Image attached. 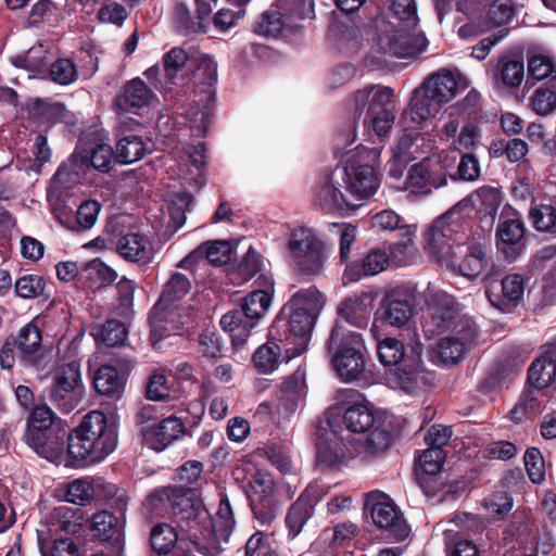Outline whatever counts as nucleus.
Masks as SVG:
<instances>
[{
  "mask_svg": "<svg viewBox=\"0 0 556 556\" xmlns=\"http://www.w3.org/2000/svg\"><path fill=\"white\" fill-rule=\"evenodd\" d=\"M151 508L168 504L177 521L180 534L200 548L201 540L227 541L235 528V518L228 497L222 494L219 506L214 518L190 488L167 486L155 490L148 497Z\"/></svg>",
  "mask_w": 556,
  "mask_h": 556,
  "instance_id": "obj_1",
  "label": "nucleus"
},
{
  "mask_svg": "<svg viewBox=\"0 0 556 556\" xmlns=\"http://www.w3.org/2000/svg\"><path fill=\"white\" fill-rule=\"evenodd\" d=\"M351 110L354 121L337 138V144L342 149H346L356 139V119L363 118V125L372 127L378 136H383L391 129L395 119L393 90L382 86H368L357 90L353 94Z\"/></svg>",
  "mask_w": 556,
  "mask_h": 556,
  "instance_id": "obj_2",
  "label": "nucleus"
},
{
  "mask_svg": "<svg viewBox=\"0 0 556 556\" xmlns=\"http://www.w3.org/2000/svg\"><path fill=\"white\" fill-rule=\"evenodd\" d=\"M117 445V433L99 410L87 414L80 425L68 433V455L77 460L99 463Z\"/></svg>",
  "mask_w": 556,
  "mask_h": 556,
  "instance_id": "obj_3",
  "label": "nucleus"
},
{
  "mask_svg": "<svg viewBox=\"0 0 556 556\" xmlns=\"http://www.w3.org/2000/svg\"><path fill=\"white\" fill-rule=\"evenodd\" d=\"M324 305L325 298L315 287L299 290L285 305L283 312L289 314L290 333L299 339L294 355L306 350L309 334Z\"/></svg>",
  "mask_w": 556,
  "mask_h": 556,
  "instance_id": "obj_4",
  "label": "nucleus"
},
{
  "mask_svg": "<svg viewBox=\"0 0 556 556\" xmlns=\"http://www.w3.org/2000/svg\"><path fill=\"white\" fill-rule=\"evenodd\" d=\"M363 350V339L359 333L344 332L339 326L331 330L328 351L332 354L333 368L343 381L356 380L364 372Z\"/></svg>",
  "mask_w": 556,
  "mask_h": 556,
  "instance_id": "obj_5",
  "label": "nucleus"
},
{
  "mask_svg": "<svg viewBox=\"0 0 556 556\" xmlns=\"http://www.w3.org/2000/svg\"><path fill=\"white\" fill-rule=\"evenodd\" d=\"M270 303L271 296L267 291L254 290L243 299L240 309L230 311L222 317L220 326L231 333V341L236 349L244 345Z\"/></svg>",
  "mask_w": 556,
  "mask_h": 556,
  "instance_id": "obj_6",
  "label": "nucleus"
},
{
  "mask_svg": "<svg viewBox=\"0 0 556 556\" xmlns=\"http://www.w3.org/2000/svg\"><path fill=\"white\" fill-rule=\"evenodd\" d=\"M465 219L453 207L439 216L426 231V249L435 256L440 264H453L452 253L460 245L464 238Z\"/></svg>",
  "mask_w": 556,
  "mask_h": 556,
  "instance_id": "obj_7",
  "label": "nucleus"
},
{
  "mask_svg": "<svg viewBox=\"0 0 556 556\" xmlns=\"http://www.w3.org/2000/svg\"><path fill=\"white\" fill-rule=\"evenodd\" d=\"M288 250L292 264L301 274L318 276L323 273L327 260L326 247L312 229L293 230Z\"/></svg>",
  "mask_w": 556,
  "mask_h": 556,
  "instance_id": "obj_8",
  "label": "nucleus"
},
{
  "mask_svg": "<svg viewBox=\"0 0 556 556\" xmlns=\"http://www.w3.org/2000/svg\"><path fill=\"white\" fill-rule=\"evenodd\" d=\"M51 379L48 390L50 402L63 413L77 408L85 394L79 364L72 362L56 366Z\"/></svg>",
  "mask_w": 556,
  "mask_h": 556,
  "instance_id": "obj_9",
  "label": "nucleus"
},
{
  "mask_svg": "<svg viewBox=\"0 0 556 556\" xmlns=\"http://www.w3.org/2000/svg\"><path fill=\"white\" fill-rule=\"evenodd\" d=\"M366 506L370 510V517L377 528L395 541H403L409 534V527L402 513L392 500L381 493L372 492L368 495Z\"/></svg>",
  "mask_w": 556,
  "mask_h": 556,
  "instance_id": "obj_10",
  "label": "nucleus"
},
{
  "mask_svg": "<svg viewBox=\"0 0 556 556\" xmlns=\"http://www.w3.org/2000/svg\"><path fill=\"white\" fill-rule=\"evenodd\" d=\"M377 48L382 53L396 58H413L420 54L427 46L422 36H410L406 30L391 23L379 26Z\"/></svg>",
  "mask_w": 556,
  "mask_h": 556,
  "instance_id": "obj_11",
  "label": "nucleus"
},
{
  "mask_svg": "<svg viewBox=\"0 0 556 556\" xmlns=\"http://www.w3.org/2000/svg\"><path fill=\"white\" fill-rule=\"evenodd\" d=\"M415 294L409 286L390 287L378 309L381 319L391 327L403 328L414 316Z\"/></svg>",
  "mask_w": 556,
  "mask_h": 556,
  "instance_id": "obj_12",
  "label": "nucleus"
},
{
  "mask_svg": "<svg viewBox=\"0 0 556 556\" xmlns=\"http://www.w3.org/2000/svg\"><path fill=\"white\" fill-rule=\"evenodd\" d=\"M433 380L434 374L426 369L419 357L406 358L388 375L393 389L412 394L425 390Z\"/></svg>",
  "mask_w": 556,
  "mask_h": 556,
  "instance_id": "obj_13",
  "label": "nucleus"
},
{
  "mask_svg": "<svg viewBox=\"0 0 556 556\" xmlns=\"http://www.w3.org/2000/svg\"><path fill=\"white\" fill-rule=\"evenodd\" d=\"M496 248L508 261H516L521 253V220L519 212L509 204L504 205L496 227Z\"/></svg>",
  "mask_w": 556,
  "mask_h": 556,
  "instance_id": "obj_14",
  "label": "nucleus"
},
{
  "mask_svg": "<svg viewBox=\"0 0 556 556\" xmlns=\"http://www.w3.org/2000/svg\"><path fill=\"white\" fill-rule=\"evenodd\" d=\"M447 185L444 167L437 161L425 159L414 164L407 174L405 189L413 194L428 195Z\"/></svg>",
  "mask_w": 556,
  "mask_h": 556,
  "instance_id": "obj_15",
  "label": "nucleus"
},
{
  "mask_svg": "<svg viewBox=\"0 0 556 556\" xmlns=\"http://www.w3.org/2000/svg\"><path fill=\"white\" fill-rule=\"evenodd\" d=\"M341 172L325 175L316 187L315 205L326 213L354 211L361 203L354 202L341 190Z\"/></svg>",
  "mask_w": 556,
  "mask_h": 556,
  "instance_id": "obj_16",
  "label": "nucleus"
},
{
  "mask_svg": "<svg viewBox=\"0 0 556 556\" xmlns=\"http://www.w3.org/2000/svg\"><path fill=\"white\" fill-rule=\"evenodd\" d=\"M349 197L355 201H367L378 190L380 178L369 164H348L341 172Z\"/></svg>",
  "mask_w": 556,
  "mask_h": 556,
  "instance_id": "obj_17",
  "label": "nucleus"
},
{
  "mask_svg": "<svg viewBox=\"0 0 556 556\" xmlns=\"http://www.w3.org/2000/svg\"><path fill=\"white\" fill-rule=\"evenodd\" d=\"M428 317L422 328L428 337L440 334L455 327L456 309L454 300L443 291H435L429 294Z\"/></svg>",
  "mask_w": 556,
  "mask_h": 556,
  "instance_id": "obj_18",
  "label": "nucleus"
},
{
  "mask_svg": "<svg viewBox=\"0 0 556 556\" xmlns=\"http://www.w3.org/2000/svg\"><path fill=\"white\" fill-rule=\"evenodd\" d=\"M186 431L180 418L169 416L157 424L140 428L143 443L157 452L165 450L173 442L178 440Z\"/></svg>",
  "mask_w": 556,
  "mask_h": 556,
  "instance_id": "obj_19",
  "label": "nucleus"
},
{
  "mask_svg": "<svg viewBox=\"0 0 556 556\" xmlns=\"http://www.w3.org/2000/svg\"><path fill=\"white\" fill-rule=\"evenodd\" d=\"M460 80L458 73L442 68L429 75L420 88L437 104H444L456 97Z\"/></svg>",
  "mask_w": 556,
  "mask_h": 556,
  "instance_id": "obj_20",
  "label": "nucleus"
},
{
  "mask_svg": "<svg viewBox=\"0 0 556 556\" xmlns=\"http://www.w3.org/2000/svg\"><path fill=\"white\" fill-rule=\"evenodd\" d=\"M189 73L193 84V92L203 97V100L213 101L214 85L217 81V63L207 54H194L191 59Z\"/></svg>",
  "mask_w": 556,
  "mask_h": 556,
  "instance_id": "obj_21",
  "label": "nucleus"
},
{
  "mask_svg": "<svg viewBox=\"0 0 556 556\" xmlns=\"http://www.w3.org/2000/svg\"><path fill=\"white\" fill-rule=\"evenodd\" d=\"M484 2L483 21L479 25V28L475 29L471 23L466 24L458 29L459 36H477L494 27L503 26L508 23L515 14L510 0H484Z\"/></svg>",
  "mask_w": 556,
  "mask_h": 556,
  "instance_id": "obj_22",
  "label": "nucleus"
},
{
  "mask_svg": "<svg viewBox=\"0 0 556 556\" xmlns=\"http://www.w3.org/2000/svg\"><path fill=\"white\" fill-rule=\"evenodd\" d=\"M66 441L68 442V433L63 427H54L26 438L27 444L39 456L54 463L61 462Z\"/></svg>",
  "mask_w": 556,
  "mask_h": 556,
  "instance_id": "obj_23",
  "label": "nucleus"
},
{
  "mask_svg": "<svg viewBox=\"0 0 556 556\" xmlns=\"http://www.w3.org/2000/svg\"><path fill=\"white\" fill-rule=\"evenodd\" d=\"M453 264H440L453 271L468 278H477L486 266V257L484 248L481 244H473L463 251L462 245H457L452 253Z\"/></svg>",
  "mask_w": 556,
  "mask_h": 556,
  "instance_id": "obj_24",
  "label": "nucleus"
},
{
  "mask_svg": "<svg viewBox=\"0 0 556 556\" xmlns=\"http://www.w3.org/2000/svg\"><path fill=\"white\" fill-rule=\"evenodd\" d=\"M18 350L20 362L26 367H39L41 354V333L37 326L27 324L22 327L17 337L11 340Z\"/></svg>",
  "mask_w": 556,
  "mask_h": 556,
  "instance_id": "obj_25",
  "label": "nucleus"
},
{
  "mask_svg": "<svg viewBox=\"0 0 556 556\" xmlns=\"http://www.w3.org/2000/svg\"><path fill=\"white\" fill-rule=\"evenodd\" d=\"M375 299L376 294L371 291L354 294L341 303L339 313L349 324L358 328L366 327L374 308Z\"/></svg>",
  "mask_w": 556,
  "mask_h": 556,
  "instance_id": "obj_26",
  "label": "nucleus"
},
{
  "mask_svg": "<svg viewBox=\"0 0 556 556\" xmlns=\"http://www.w3.org/2000/svg\"><path fill=\"white\" fill-rule=\"evenodd\" d=\"M306 395V371L298 368L282 383L278 401V412L285 416L294 413Z\"/></svg>",
  "mask_w": 556,
  "mask_h": 556,
  "instance_id": "obj_27",
  "label": "nucleus"
},
{
  "mask_svg": "<svg viewBox=\"0 0 556 556\" xmlns=\"http://www.w3.org/2000/svg\"><path fill=\"white\" fill-rule=\"evenodd\" d=\"M155 99L154 92L140 78H134L125 84L121 94L115 99V105L123 112L140 109L151 104Z\"/></svg>",
  "mask_w": 556,
  "mask_h": 556,
  "instance_id": "obj_28",
  "label": "nucleus"
},
{
  "mask_svg": "<svg viewBox=\"0 0 556 556\" xmlns=\"http://www.w3.org/2000/svg\"><path fill=\"white\" fill-rule=\"evenodd\" d=\"M229 254L230 244L226 240L207 241L182 258L178 266L190 268L203 258L207 260L213 265L219 266L229 261Z\"/></svg>",
  "mask_w": 556,
  "mask_h": 556,
  "instance_id": "obj_29",
  "label": "nucleus"
},
{
  "mask_svg": "<svg viewBox=\"0 0 556 556\" xmlns=\"http://www.w3.org/2000/svg\"><path fill=\"white\" fill-rule=\"evenodd\" d=\"M390 256L386 251L374 250L361 262L349 263L344 269L343 277L349 281H358L363 276H374L387 268Z\"/></svg>",
  "mask_w": 556,
  "mask_h": 556,
  "instance_id": "obj_30",
  "label": "nucleus"
},
{
  "mask_svg": "<svg viewBox=\"0 0 556 556\" xmlns=\"http://www.w3.org/2000/svg\"><path fill=\"white\" fill-rule=\"evenodd\" d=\"M527 77L523 84L525 89H531L538 84H543L556 76V62L547 54L527 52Z\"/></svg>",
  "mask_w": 556,
  "mask_h": 556,
  "instance_id": "obj_31",
  "label": "nucleus"
},
{
  "mask_svg": "<svg viewBox=\"0 0 556 556\" xmlns=\"http://www.w3.org/2000/svg\"><path fill=\"white\" fill-rule=\"evenodd\" d=\"M556 377V359L547 353L532 362L527 372L529 389L543 390L554 382Z\"/></svg>",
  "mask_w": 556,
  "mask_h": 556,
  "instance_id": "obj_32",
  "label": "nucleus"
},
{
  "mask_svg": "<svg viewBox=\"0 0 556 556\" xmlns=\"http://www.w3.org/2000/svg\"><path fill=\"white\" fill-rule=\"evenodd\" d=\"M114 151L111 146L101 143L90 152L87 150L75 151L72 162L76 167L91 165L94 169L108 173L112 168Z\"/></svg>",
  "mask_w": 556,
  "mask_h": 556,
  "instance_id": "obj_33",
  "label": "nucleus"
},
{
  "mask_svg": "<svg viewBox=\"0 0 556 556\" xmlns=\"http://www.w3.org/2000/svg\"><path fill=\"white\" fill-rule=\"evenodd\" d=\"M124 520L112 513L102 510L93 515L91 529L101 541L119 542L123 535Z\"/></svg>",
  "mask_w": 556,
  "mask_h": 556,
  "instance_id": "obj_34",
  "label": "nucleus"
},
{
  "mask_svg": "<svg viewBox=\"0 0 556 556\" xmlns=\"http://www.w3.org/2000/svg\"><path fill=\"white\" fill-rule=\"evenodd\" d=\"M316 446L318 462L327 466L337 465L344 458L343 440L333 430L319 434Z\"/></svg>",
  "mask_w": 556,
  "mask_h": 556,
  "instance_id": "obj_35",
  "label": "nucleus"
},
{
  "mask_svg": "<svg viewBox=\"0 0 556 556\" xmlns=\"http://www.w3.org/2000/svg\"><path fill=\"white\" fill-rule=\"evenodd\" d=\"M193 55H189L182 48L175 47L163 56V67L167 83L178 85V79L185 78Z\"/></svg>",
  "mask_w": 556,
  "mask_h": 556,
  "instance_id": "obj_36",
  "label": "nucleus"
},
{
  "mask_svg": "<svg viewBox=\"0 0 556 556\" xmlns=\"http://www.w3.org/2000/svg\"><path fill=\"white\" fill-rule=\"evenodd\" d=\"M314 505L312 501L301 495L288 509L286 516V526L288 529V536L290 539L296 538L308 519L313 516Z\"/></svg>",
  "mask_w": 556,
  "mask_h": 556,
  "instance_id": "obj_37",
  "label": "nucleus"
},
{
  "mask_svg": "<svg viewBox=\"0 0 556 556\" xmlns=\"http://www.w3.org/2000/svg\"><path fill=\"white\" fill-rule=\"evenodd\" d=\"M372 408L366 403H354L343 415L345 428L354 433H364L375 426Z\"/></svg>",
  "mask_w": 556,
  "mask_h": 556,
  "instance_id": "obj_38",
  "label": "nucleus"
},
{
  "mask_svg": "<svg viewBox=\"0 0 556 556\" xmlns=\"http://www.w3.org/2000/svg\"><path fill=\"white\" fill-rule=\"evenodd\" d=\"M116 250L123 258L130 262L146 261L150 255L147 238L138 232L122 236L116 243Z\"/></svg>",
  "mask_w": 556,
  "mask_h": 556,
  "instance_id": "obj_39",
  "label": "nucleus"
},
{
  "mask_svg": "<svg viewBox=\"0 0 556 556\" xmlns=\"http://www.w3.org/2000/svg\"><path fill=\"white\" fill-rule=\"evenodd\" d=\"M473 336V331L468 329L466 337H446L441 339L437 348V357L443 364L458 363L464 357Z\"/></svg>",
  "mask_w": 556,
  "mask_h": 556,
  "instance_id": "obj_40",
  "label": "nucleus"
},
{
  "mask_svg": "<svg viewBox=\"0 0 556 556\" xmlns=\"http://www.w3.org/2000/svg\"><path fill=\"white\" fill-rule=\"evenodd\" d=\"M529 106L541 116H547L556 111V76L534 90Z\"/></svg>",
  "mask_w": 556,
  "mask_h": 556,
  "instance_id": "obj_41",
  "label": "nucleus"
},
{
  "mask_svg": "<svg viewBox=\"0 0 556 556\" xmlns=\"http://www.w3.org/2000/svg\"><path fill=\"white\" fill-rule=\"evenodd\" d=\"M190 288L191 282L188 277L184 274L175 273L164 286L162 295L154 309L168 308L169 305L181 300L190 291Z\"/></svg>",
  "mask_w": 556,
  "mask_h": 556,
  "instance_id": "obj_42",
  "label": "nucleus"
},
{
  "mask_svg": "<svg viewBox=\"0 0 556 556\" xmlns=\"http://www.w3.org/2000/svg\"><path fill=\"white\" fill-rule=\"evenodd\" d=\"M185 540L177 529L168 523L155 525L151 530V546L159 554L169 553L177 543L181 544Z\"/></svg>",
  "mask_w": 556,
  "mask_h": 556,
  "instance_id": "obj_43",
  "label": "nucleus"
},
{
  "mask_svg": "<svg viewBox=\"0 0 556 556\" xmlns=\"http://www.w3.org/2000/svg\"><path fill=\"white\" fill-rule=\"evenodd\" d=\"M93 386L100 394L118 395L123 391L124 379L115 367L103 365L96 371Z\"/></svg>",
  "mask_w": 556,
  "mask_h": 556,
  "instance_id": "obj_44",
  "label": "nucleus"
},
{
  "mask_svg": "<svg viewBox=\"0 0 556 556\" xmlns=\"http://www.w3.org/2000/svg\"><path fill=\"white\" fill-rule=\"evenodd\" d=\"M415 228H405V238L402 241L395 242L390 248V262L395 266H406L414 261L417 254V248L413 241L415 237Z\"/></svg>",
  "mask_w": 556,
  "mask_h": 556,
  "instance_id": "obj_45",
  "label": "nucleus"
},
{
  "mask_svg": "<svg viewBox=\"0 0 556 556\" xmlns=\"http://www.w3.org/2000/svg\"><path fill=\"white\" fill-rule=\"evenodd\" d=\"M498 72L505 86L518 87L521 84V53L516 50L504 54L498 62Z\"/></svg>",
  "mask_w": 556,
  "mask_h": 556,
  "instance_id": "obj_46",
  "label": "nucleus"
},
{
  "mask_svg": "<svg viewBox=\"0 0 556 556\" xmlns=\"http://www.w3.org/2000/svg\"><path fill=\"white\" fill-rule=\"evenodd\" d=\"M147 152L143 140L135 135L118 140L115 156L123 164H131L141 160Z\"/></svg>",
  "mask_w": 556,
  "mask_h": 556,
  "instance_id": "obj_47",
  "label": "nucleus"
},
{
  "mask_svg": "<svg viewBox=\"0 0 556 556\" xmlns=\"http://www.w3.org/2000/svg\"><path fill=\"white\" fill-rule=\"evenodd\" d=\"M155 312L163 314L162 319H165L172 325V331H178L190 323L194 321L199 317L198 311L191 306H185L180 304H172L168 308H159Z\"/></svg>",
  "mask_w": 556,
  "mask_h": 556,
  "instance_id": "obj_48",
  "label": "nucleus"
},
{
  "mask_svg": "<svg viewBox=\"0 0 556 556\" xmlns=\"http://www.w3.org/2000/svg\"><path fill=\"white\" fill-rule=\"evenodd\" d=\"M54 419L55 415L47 404L36 405L28 417L27 432L25 437H31L41 433L45 430L60 427L54 424Z\"/></svg>",
  "mask_w": 556,
  "mask_h": 556,
  "instance_id": "obj_49",
  "label": "nucleus"
},
{
  "mask_svg": "<svg viewBox=\"0 0 556 556\" xmlns=\"http://www.w3.org/2000/svg\"><path fill=\"white\" fill-rule=\"evenodd\" d=\"M377 353L380 363L384 366H394L395 368L402 364V361H405V346L395 338H386L378 341Z\"/></svg>",
  "mask_w": 556,
  "mask_h": 556,
  "instance_id": "obj_50",
  "label": "nucleus"
},
{
  "mask_svg": "<svg viewBox=\"0 0 556 556\" xmlns=\"http://www.w3.org/2000/svg\"><path fill=\"white\" fill-rule=\"evenodd\" d=\"M280 354V346L274 341H267L254 352L253 363L260 371L271 372L278 365Z\"/></svg>",
  "mask_w": 556,
  "mask_h": 556,
  "instance_id": "obj_51",
  "label": "nucleus"
},
{
  "mask_svg": "<svg viewBox=\"0 0 556 556\" xmlns=\"http://www.w3.org/2000/svg\"><path fill=\"white\" fill-rule=\"evenodd\" d=\"M53 517L60 529L67 533H76L81 528L85 520L81 508L66 505L56 507Z\"/></svg>",
  "mask_w": 556,
  "mask_h": 556,
  "instance_id": "obj_52",
  "label": "nucleus"
},
{
  "mask_svg": "<svg viewBox=\"0 0 556 556\" xmlns=\"http://www.w3.org/2000/svg\"><path fill=\"white\" fill-rule=\"evenodd\" d=\"M78 76L76 64L68 58L58 59L49 67V78L61 86L74 84Z\"/></svg>",
  "mask_w": 556,
  "mask_h": 556,
  "instance_id": "obj_53",
  "label": "nucleus"
},
{
  "mask_svg": "<svg viewBox=\"0 0 556 556\" xmlns=\"http://www.w3.org/2000/svg\"><path fill=\"white\" fill-rule=\"evenodd\" d=\"M96 340L106 346H116L123 343L127 336L126 326L116 319H110L93 333Z\"/></svg>",
  "mask_w": 556,
  "mask_h": 556,
  "instance_id": "obj_54",
  "label": "nucleus"
},
{
  "mask_svg": "<svg viewBox=\"0 0 556 556\" xmlns=\"http://www.w3.org/2000/svg\"><path fill=\"white\" fill-rule=\"evenodd\" d=\"M46 280L35 274L20 277L14 285L15 294L18 298L30 300L42 296L46 290Z\"/></svg>",
  "mask_w": 556,
  "mask_h": 556,
  "instance_id": "obj_55",
  "label": "nucleus"
},
{
  "mask_svg": "<svg viewBox=\"0 0 556 556\" xmlns=\"http://www.w3.org/2000/svg\"><path fill=\"white\" fill-rule=\"evenodd\" d=\"M475 203L479 212L493 217L502 203L501 191L494 187H481L475 193Z\"/></svg>",
  "mask_w": 556,
  "mask_h": 556,
  "instance_id": "obj_56",
  "label": "nucleus"
},
{
  "mask_svg": "<svg viewBox=\"0 0 556 556\" xmlns=\"http://www.w3.org/2000/svg\"><path fill=\"white\" fill-rule=\"evenodd\" d=\"M523 467L532 483L541 484L545 480V462L539 448H527L523 453Z\"/></svg>",
  "mask_w": 556,
  "mask_h": 556,
  "instance_id": "obj_57",
  "label": "nucleus"
},
{
  "mask_svg": "<svg viewBox=\"0 0 556 556\" xmlns=\"http://www.w3.org/2000/svg\"><path fill=\"white\" fill-rule=\"evenodd\" d=\"M530 219L538 231L549 232L556 236V207L541 204L529 213Z\"/></svg>",
  "mask_w": 556,
  "mask_h": 556,
  "instance_id": "obj_58",
  "label": "nucleus"
},
{
  "mask_svg": "<svg viewBox=\"0 0 556 556\" xmlns=\"http://www.w3.org/2000/svg\"><path fill=\"white\" fill-rule=\"evenodd\" d=\"M202 102L201 108H191L187 113V119L189 122V126L195 136H203L206 134L211 116H212V106L211 102L207 100H203V97L199 100Z\"/></svg>",
  "mask_w": 556,
  "mask_h": 556,
  "instance_id": "obj_59",
  "label": "nucleus"
},
{
  "mask_svg": "<svg viewBox=\"0 0 556 556\" xmlns=\"http://www.w3.org/2000/svg\"><path fill=\"white\" fill-rule=\"evenodd\" d=\"M391 443V434L384 428L375 427L361 443L358 451L365 454H379L384 452Z\"/></svg>",
  "mask_w": 556,
  "mask_h": 556,
  "instance_id": "obj_60",
  "label": "nucleus"
},
{
  "mask_svg": "<svg viewBox=\"0 0 556 556\" xmlns=\"http://www.w3.org/2000/svg\"><path fill=\"white\" fill-rule=\"evenodd\" d=\"M481 110V96L476 90H470L460 101L447 108V113L453 116L473 117Z\"/></svg>",
  "mask_w": 556,
  "mask_h": 556,
  "instance_id": "obj_61",
  "label": "nucleus"
},
{
  "mask_svg": "<svg viewBox=\"0 0 556 556\" xmlns=\"http://www.w3.org/2000/svg\"><path fill=\"white\" fill-rule=\"evenodd\" d=\"M445 453L442 448L428 447L419 457L418 465L422 473L438 476L441 472Z\"/></svg>",
  "mask_w": 556,
  "mask_h": 556,
  "instance_id": "obj_62",
  "label": "nucleus"
},
{
  "mask_svg": "<svg viewBox=\"0 0 556 556\" xmlns=\"http://www.w3.org/2000/svg\"><path fill=\"white\" fill-rule=\"evenodd\" d=\"M136 290L135 281L123 278L117 283L118 291V305L116 307L117 314L125 318L132 314L134 293Z\"/></svg>",
  "mask_w": 556,
  "mask_h": 556,
  "instance_id": "obj_63",
  "label": "nucleus"
},
{
  "mask_svg": "<svg viewBox=\"0 0 556 556\" xmlns=\"http://www.w3.org/2000/svg\"><path fill=\"white\" fill-rule=\"evenodd\" d=\"M285 23L279 12L262 14L255 25V31L262 36L277 37L283 29Z\"/></svg>",
  "mask_w": 556,
  "mask_h": 556,
  "instance_id": "obj_64",
  "label": "nucleus"
}]
</instances>
